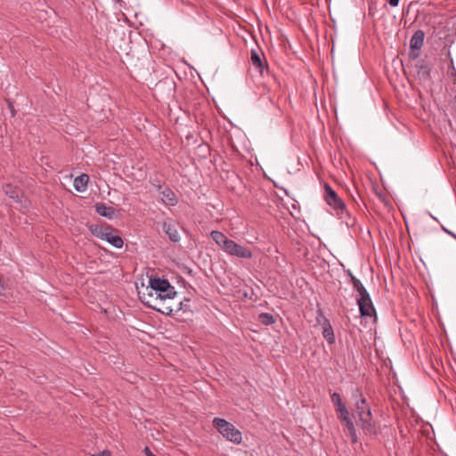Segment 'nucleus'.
<instances>
[{"label": "nucleus", "instance_id": "nucleus-10", "mask_svg": "<svg viewBox=\"0 0 456 456\" xmlns=\"http://www.w3.org/2000/svg\"><path fill=\"white\" fill-rule=\"evenodd\" d=\"M425 34L421 29L415 31L410 40V48L411 52L419 51L424 44Z\"/></svg>", "mask_w": 456, "mask_h": 456}, {"label": "nucleus", "instance_id": "nucleus-1", "mask_svg": "<svg viewBox=\"0 0 456 456\" xmlns=\"http://www.w3.org/2000/svg\"><path fill=\"white\" fill-rule=\"evenodd\" d=\"M347 405L356 426L366 435H375L377 428L372 419L370 403L359 388L352 390Z\"/></svg>", "mask_w": 456, "mask_h": 456}, {"label": "nucleus", "instance_id": "nucleus-11", "mask_svg": "<svg viewBox=\"0 0 456 456\" xmlns=\"http://www.w3.org/2000/svg\"><path fill=\"white\" fill-rule=\"evenodd\" d=\"M348 414H349V412H348L347 409L346 408V405L344 404V426L346 427L352 442L356 443L358 438H357L355 428H354L353 420L348 418Z\"/></svg>", "mask_w": 456, "mask_h": 456}, {"label": "nucleus", "instance_id": "nucleus-21", "mask_svg": "<svg viewBox=\"0 0 456 456\" xmlns=\"http://www.w3.org/2000/svg\"><path fill=\"white\" fill-rule=\"evenodd\" d=\"M400 0H389L388 3L391 6L396 7L399 4Z\"/></svg>", "mask_w": 456, "mask_h": 456}, {"label": "nucleus", "instance_id": "nucleus-13", "mask_svg": "<svg viewBox=\"0 0 456 456\" xmlns=\"http://www.w3.org/2000/svg\"><path fill=\"white\" fill-rule=\"evenodd\" d=\"M89 182V176L86 174L78 175L74 179V188L77 191L84 192L87 189V183Z\"/></svg>", "mask_w": 456, "mask_h": 456}, {"label": "nucleus", "instance_id": "nucleus-7", "mask_svg": "<svg viewBox=\"0 0 456 456\" xmlns=\"http://www.w3.org/2000/svg\"><path fill=\"white\" fill-rule=\"evenodd\" d=\"M324 200L332 208H342V200L329 184L324 185Z\"/></svg>", "mask_w": 456, "mask_h": 456}, {"label": "nucleus", "instance_id": "nucleus-31", "mask_svg": "<svg viewBox=\"0 0 456 456\" xmlns=\"http://www.w3.org/2000/svg\"><path fill=\"white\" fill-rule=\"evenodd\" d=\"M146 304H148L150 307H152V305L150 304V301H147Z\"/></svg>", "mask_w": 456, "mask_h": 456}, {"label": "nucleus", "instance_id": "nucleus-3", "mask_svg": "<svg viewBox=\"0 0 456 456\" xmlns=\"http://www.w3.org/2000/svg\"><path fill=\"white\" fill-rule=\"evenodd\" d=\"M211 239L228 256L250 259L253 257L252 251L236 241L229 239L224 233L219 231H212L210 232Z\"/></svg>", "mask_w": 456, "mask_h": 456}, {"label": "nucleus", "instance_id": "nucleus-22", "mask_svg": "<svg viewBox=\"0 0 456 456\" xmlns=\"http://www.w3.org/2000/svg\"><path fill=\"white\" fill-rule=\"evenodd\" d=\"M92 456H110V453L109 452L105 451V452H100L97 454H93Z\"/></svg>", "mask_w": 456, "mask_h": 456}, {"label": "nucleus", "instance_id": "nucleus-17", "mask_svg": "<svg viewBox=\"0 0 456 456\" xmlns=\"http://www.w3.org/2000/svg\"><path fill=\"white\" fill-rule=\"evenodd\" d=\"M259 321L265 325H271L275 322L276 319L271 314L263 313L259 314Z\"/></svg>", "mask_w": 456, "mask_h": 456}, {"label": "nucleus", "instance_id": "nucleus-23", "mask_svg": "<svg viewBox=\"0 0 456 456\" xmlns=\"http://www.w3.org/2000/svg\"><path fill=\"white\" fill-rule=\"evenodd\" d=\"M428 216H429L431 218H433L434 220H436V222H438V219H437L436 216H434L430 212H428Z\"/></svg>", "mask_w": 456, "mask_h": 456}, {"label": "nucleus", "instance_id": "nucleus-26", "mask_svg": "<svg viewBox=\"0 0 456 456\" xmlns=\"http://www.w3.org/2000/svg\"><path fill=\"white\" fill-rule=\"evenodd\" d=\"M182 309H183V302L180 303V307H179V310H182Z\"/></svg>", "mask_w": 456, "mask_h": 456}, {"label": "nucleus", "instance_id": "nucleus-4", "mask_svg": "<svg viewBox=\"0 0 456 456\" xmlns=\"http://www.w3.org/2000/svg\"><path fill=\"white\" fill-rule=\"evenodd\" d=\"M150 289L151 292L149 293V297H152L153 294H155L156 300L159 299V301L172 299L177 294L175 288L167 279L151 278Z\"/></svg>", "mask_w": 456, "mask_h": 456}, {"label": "nucleus", "instance_id": "nucleus-29", "mask_svg": "<svg viewBox=\"0 0 456 456\" xmlns=\"http://www.w3.org/2000/svg\"><path fill=\"white\" fill-rule=\"evenodd\" d=\"M146 304H148L150 307H152V305L150 304V301H147Z\"/></svg>", "mask_w": 456, "mask_h": 456}, {"label": "nucleus", "instance_id": "nucleus-19", "mask_svg": "<svg viewBox=\"0 0 456 456\" xmlns=\"http://www.w3.org/2000/svg\"><path fill=\"white\" fill-rule=\"evenodd\" d=\"M150 183L157 190L158 192L166 186L157 176L151 177Z\"/></svg>", "mask_w": 456, "mask_h": 456}, {"label": "nucleus", "instance_id": "nucleus-6", "mask_svg": "<svg viewBox=\"0 0 456 456\" xmlns=\"http://www.w3.org/2000/svg\"><path fill=\"white\" fill-rule=\"evenodd\" d=\"M94 233L102 240L109 242L116 248H121L124 245L122 238L119 235L113 234L111 232L108 231V229L100 228L98 230L96 228Z\"/></svg>", "mask_w": 456, "mask_h": 456}, {"label": "nucleus", "instance_id": "nucleus-5", "mask_svg": "<svg viewBox=\"0 0 456 456\" xmlns=\"http://www.w3.org/2000/svg\"><path fill=\"white\" fill-rule=\"evenodd\" d=\"M214 428L224 437L234 444L242 442L241 432L233 424L222 418H215L212 421Z\"/></svg>", "mask_w": 456, "mask_h": 456}, {"label": "nucleus", "instance_id": "nucleus-20", "mask_svg": "<svg viewBox=\"0 0 456 456\" xmlns=\"http://www.w3.org/2000/svg\"><path fill=\"white\" fill-rule=\"evenodd\" d=\"M143 452H144L145 456L154 455L152 453V452L150 450V448L147 446L143 449Z\"/></svg>", "mask_w": 456, "mask_h": 456}, {"label": "nucleus", "instance_id": "nucleus-9", "mask_svg": "<svg viewBox=\"0 0 456 456\" xmlns=\"http://www.w3.org/2000/svg\"><path fill=\"white\" fill-rule=\"evenodd\" d=\"M163 231L168 236L169 240L173 242H178L181 240L177 227L172 222H164Z\"/></svg>", "mask_w": 456, "mask_h": 456}, {"label": "nucleus", "instance_id": "nucleus-18", "mask_svg": "<svg viewBox=\"0 0 456 456\" xmlns=\"http://www.w3.org/2000/svg\"><path fill=\"white\" fill-rule=\"evenodd\" d=\"M323 337L327 339V341L331 344L334 342L335 340V338H334V334H333V331H332V329L330 326L329 327H325L323 329Z\"/></svg>", "mask_w": 456, "mask_h": 456}, {"label": "nucleus", "instance_id": "nucleus-12", "mask_svg": "<svg viewBox=\"0 0 456 456\" xmlns=\"http://www.w3.org/2000/svg\"><path fill=\"white\" fill-rule=\"evenodd\" d=\"M250 61L252 65L262 73L265 68V64L261 58V53L257 50L252 49L250 51Z\"/></svg>", "mask_w": 456, "mask_h": 456}, {"label": "nucleus", "instance_id": "nucleus-28", "mask_svg": "<svg viewBox=\"0 0 456 456\" xmlns=\"http://www.w3.org/2000/svg\"><path fill=\"white\" fill-rule=\"evenodd\" d=\"M448 234L452 235V237L456 238V235L452 233V232H449Z\"/></svg>", "mask_w": 456, "mask_h": 456}, {"label": "nucleus", "instance_id": "nucleus-16", "mask_svg": "<svg viewBox=\"0 0 456 456\" xmlns=\"http://www.w3.org/2000/svg\"><path fill=\"white\" fill-rule=\"evenodd\" d=\"M331 398H332V402L337 406L338 417V419H342V400H341L340 395L337 392H334L331 395Z\"/></svg>", "mask_w": 456, "mask_h": 456}, {"label": "nucleus", "instance_id": "nucleus-24", "mask_svg": "<svg viewBox=\"0 0 456 456\" xmlns=\"http://www.w3.org/2000/svg\"><path fill=\"white\" fill-rule=\"evenodd\" d=\"M166 309H167V312H166L167 314H170L173 311L170 307H167Z\"/></svg>", "mask_w": 456, "mask_h": 456}, {"label": "nucleus", "instance_id": "nucleus-30", "mask_svg": "<svg viewBox=\"0 0 456 456\" xmlns=\"http://www.w3.org/2000/svg\"><path fill=\"white\" fill-rule=\"evenodd\" d=\"M146 304H148L150 307H152V305L150 304V301H147Z\"/></svg>", "mask_w": 456, "mask_h": 456}, {"label": "nucleus", "instance_id": "nucleus-32", "mask_svg": "<svg viewBox=\"0 0 456 456\" xmlns=\"http://www.w3.org/2000/svg\"><path fill=\"white\" fill-rule=\"evenodd\" d=\"M151 456H156V455L154 454V455H151Z\"/></svg>", "mask_w": 456, "mask_h": 456}, {"label": "nucleus", "instance_id": "nucleus-14", "mask_svg": "<svg viewBox=\"0 0 456 456\" xmlns=\"http://www.w3.org/2000/svg\"><path fill=\"white\" fill-rule=\"evenodd\" d=\"M95 210L98 215L109 219H111L115 214V209L112 207H108L102 203L96 204Z\"/></svg>", "mask_w": 456, "mask_h": 456}, {"label": "nucleus", "instance_id": "nucleus-15", "mask_svg": "<svg viewBox=\"0 0 456 456\" xmlns=\"http://www.w3.org/2000/svg\"><path fill=\"white\" fill-rule=\"evenodd\" d=\"M4 191L5 192L6 195H8L11 199H18L19 198V195H20V190L10 184V183H7L4 186Z\"/></svg>", "mask_w": 456, "mask_h": 456}, {"label": "nucleus", "instance_id": "nucleus-27", "mask_svg": "<svg viewBox=\"0 0 456 456\" xmlns=\"http://www.w3.org/2000/svg\"><path fill=\"white\" fill-rule=\"evenodd\" d=\"M448 234L452 235V237L456 238V235L452 233V232H449Z\"/></svg>", "mask_w": 456, "mask_h": 456}, {"label": "nucleus", "instance_id": "nucleus-2", "mask_svg": "<svg viewBox=\"0 0 456 456\" xmlns=\"http://www.w3.org/2000/svg\"><path fill=\"white\" fill-rule=\"evenodd\" d=\"M349 280L347 282L350 283L355 292L356 302L360 310V314L363 317H372L376 319V311L373 306L370 294L366 290L362 281L354 277L350 270H345Z\"/></svg>", "mask_w": 456, "mask_h": 456}, {"label": "nucleus", "instance_id": "nucleus-8", "mask_svg": "<svg viewBox=\"0 0 456 456\" xmlns=\"http://www.w3.org/2000/svg\"><path fill=\"white\" fill-rule=\"evenodd\" d=\"M160 201L167 207H174L178 203V198L175 193L168 187L165 186L159 191Z\"/></svg>", "mask_w": 456, "mask_h": 456}, {"label": "nucleus", "instance_id": "nucleus-25", "mask_svg": "<svg viewBox=\"0 0 456 456\" xmlns=\"http://www.w3.org/2000/svg\"><path fill=\"white\" fill-rule=\"evenodd\" d=\"M442 230L444 231L446 233H448L450 231L446 229L444 226H442Z\"/></svg>", "mask_w": 456, "mask_h": 456}]
</instances>
